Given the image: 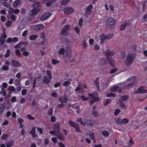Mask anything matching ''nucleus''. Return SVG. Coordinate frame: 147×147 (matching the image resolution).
Listing matches in <instances>:
<instances>
[{"label":"nucleus","instance_id":"obj_18","mask_svg":"<svg viewBox=\"0 0 147 147\" xmlns=\"http://www.w3.org/2000/svg\"><path fill=\"white\" fill-rule=\"evenodd\" d=\"M11 64L13 66L16 67H19L20 66V63L16 60H13L11 62Z\"/></svg>","mask_w":147,"mask_h":147},{"label":"nucleus","instance_id":"obj_28","mask_svg":"<svg viewBox=\"0 0 147 147\" xmlns=\"http://www.w3.org/2000/svg\"><path fill=\"white\" fill-rule=\"evenodd\" d=\"M129 98V96L127 95L122 96L120 98L119 100H121L123 102L124 101H126Z\"/></svg>","mask_w":147,"mask_h":147},{"label":"nucleus","instance_id":"obj_9","mask_svg":"<svg viewBox=\"0 0 147 147\" xmlns=\"http://www.w3.org/2000/svg\"><path fill=\"white\" fill-rule=\"evenodd\" d=\"M27 24V21L24 20H23L18 26V29L20 30L23 29L26 26Z\"/></svg>","mask_w":147,"mask_h":147},{"label":"nucleus","instance_id":"obj_1","mask_svg":"<svg viewBox=\"0 0 147 147\" xmlns=\"http://www.w3.org/2000/svg\"><path fill=\"white\" fill-rule=\"evenodd\" d=\"M34 8L30 12L29 14L31 16L36 15L40 10V5L39 3L36 2L33 4Z\"/></svg>","mask_w":147,"mask_h":147},{"label":"nucleus","instance_id":"obj_60","mask_svg":"<svg viewBox=\"0 0 147 147\" xmlns=\"http://www.w3.org/2000/svg\"><path fill=\"white\" fill-rule=\"evenodd\" d=\"M29 54V52L25 51H24L23 52V56L25 57H27L28 56Z\"/></svg>","mask_w":147,"mask_h":147},{"label":"nucleus","instance_id":"obj_29","mask_svg":"<svg viewBox=\"0 0 147 147\" xmlns=\"http://www.w3.org/2000/svg\"><path fill=\"white\" fill-rule=\"evenodd\" d=\"M119 88V86L117 85H116L112 87L111 88V90L112 92H116L117 90Z\"/></svg>","mask_w":147,"mask_h":147},{"label":"nucleus","instance_id":"obj_46","mask_svg":"<svg viewBox=\"0 0 147 147\" xmlns=\"http://www.w3.org/2000/svg\"><path fill=\"white\" fill-rule=\"evenodd\" d=\"M8 89L9 90L10 92H14L15 90V88L14 87V86H9L8 88Z\"/></svg>","mask_w":147,"mask_h":147},{"label":"nucleus","instance_id":"obj_30","mask_svg":"<svg viewBox=\"0 0 147 147\" xmlns=\"http://www.w3.org/2000/svg\"><path fill=\"white\" fill-rule=\"evenodd\" d=\"M129 24V23L128 22H127L123 24H122L121 26L120 29L121 30H124L125 27L126 26H128Z\"/></svg>","mask_w":147,"mask_h":147},{"label":"nucleus","instance_id":"obj_50","mask_svg":"<svg viewBox=\"0 0 147 147\" xmlns=\"http://www.w3.org/2000/svg\"><path fill=\"white\" fill-rule=\"evenodd\" d=\"M37 130L39 131V133L41 134H42L43 133V129L41 127H37Z\"/></svg>","mask_w":147,"mask_h":147},{"label":"nucleus","instance_id":"obj_40","mask_svg":"<svg viewBox=\"0 0 147 147\" xmlns=\"http://www.w3.org/2000/svg\"><path fill=\"white\" fill-rule=\"evenodd\" d=\"M77 121L78 122L80 123L83 126H85L84 125V123L83 122V121L82 119V118H79L78 119H77Z\"/></svg>","mask_w":147,"mask_h":147},{"label":"nucleus","instance_id":"obj_11","mask_svg":"<svg viewBox=\"0 0 147 147\" xmlns=\"http://www.w3.org/2000/svg\"><path fill=\"white\" fill-rule=\"evenodd\" d=\"M60 126L59 123H55L53 126V131H54L57 133L59 132L60 130Z\"/></svg>","mask_w":147,"mask_h":147},{"label":"nucleus","instance_id":"obj_63","mask_svg":"<svg viewBox=\"0 0 147 147\" xmlns=\"http://www.w3.org/2000/svg\"><path fill=\"white\" fill-rule=\"evenodd\" d=\"M61 85V83L60 82H58L54 85V87L55 88H57L59 87Z\"/></svg>","mask_w":147,"mask_h":147},{"label":"nucleus","instance_id":"obj_14","mask_svg":"<svg viewBox=\"0 0 147 147\" xmlns=\"http://www.w3.org/2000/svg\"><path fill=\"white\" fill-rule=\"evenodd\" d=\"M36 127H33L31 131H29V133L30 134L33 138L36 137V135L35 134Z\"/></svg>","mask_w":147,"mask_h":147},{"label":"nucleus","instance_id":"obj_25","mask_svg":"<svg viewBox=\"0 0 147 147\" xmlns=\"http://www.w3.org/2000/svg\"><path fill=\"white\" fill-rule=\"evenodd\" d=\"M98 95V93L97 92H93L92 93H88V95L89 96L92 97H94L95 96H96Z\"/></svg>","mask_w":147,"mask_h":147},{"label":"nucleus","instance_id":"obj_7","mask_svg":"<svg viewBox=\"0 0 147 147\" xmlns=\"http://www.w3.org/2000/svg\"><path fill=\"white\" fill-rule=\"evenodd\" d=\"M104 55L107 57V59L109 58V57L113 56L115 54L114 52L107 50L104 52Z\"/></svg>","mask_w":147,"mask_h":147},{"label":"nucleus","instance_id":"obj_5","mask_svg":"<svg viewBox=\"0 0 147 147\" xmlns=\"http://www.w3.org/2000/svg\"><path fill=\"white\" fill-rule=\"evenodd\" d=\"M115 24V20L114 19L112 18H109L107 22V26L109 28L113 27Z\"/></svg>","mask_w":147,"mask_h":147},{"label":"nucleus","instance_id":"obj_22","mask_svg":"<svg viewBox=\"0 0 147 147\" xmlns=\"http://www.w3.org/2000/svg\"><path fill=\"white\" fill-rule=\"evenodd\" d=\"M5 109V105L3 103L0 104V115L3 112Z\"/></svg>","mask_w":147,"mask_h":147},{"label":"nucleus","instance_id":"obj_17","mask_svg":"<svg viewBox=\"0 0 147 147\" xmlns=\"http://www.w3.org/2000/svg\"><path fill=\"white\" fill-rule=\"evenodd\" d=\"M55 136L59 139L61 140H64V136L62 134L59 132L56 134Z\"/></svg>","mask_w":147,"mask_h":147},{"label":"nucleus","instance_id":"obj_43","mask_svg":"<svg viewBox=\"0 0 147 147\" xmlns=\"http://www.w3.org/2000/svg\"><path fill=\"white\" fill-rule=\"evenodd\" d=\"M122 124H125L129 122V121L128 119L127 118H124L122 119Z\"/></svg>","mask_w":147,"mask_h":147},{"label":"nucleus","instance_id":"obj_39","mask_svg":"<svg viewBox=\"0 0 147 147\" xmlns=\"http://www.w3.org/2000/svg\"><path fill=\"white\" fill-rule=\"evenodd\" d=\"M9 137L8 134H3L1 136V138L3 140H5L7 139Z\"/></svg>","mask_w":147,"mask_h":147},{"label":"nucleus","instance_id":"obj_57","mask_svg":"<svg viewBox=\"0 0 147 147\" xmlns=\"http://www.w3.org/2000/svg\"><path fill=\"white\" fill-rule=\"evenodd\" d=\"M27 93V90L25 89H23L22 91V95H25Z\"/></svg>","mask_w":147,"mask_h":147},{"label":"nucleus","instance_id":"obj_45","mask_svg":"<svg viewBox=\"0 0 147 147\" xmlns=\"http://www.w3.org/2000/svg\"><path fill=\"white\" fill-rule=\"evenodd\" d=\"M71 83L69 81H66L63 83V85L64 86H67L70 84Z\"/></svg>","mask_w":147,"mask_h":147},{"label":"nucleus","instance_id":"obj_23","mask_svg":"<svg viewBox=\"0 0 147 147\" xmlns=\"http://www.w3.org/2000/svg\"><path fill=\"white\" fill-rule=\"evenodd\" d=\"M107 59L111 65L113 66L115 65V61L113 58L110 57Z\"/></svg>","mask_w":147,"mask_h":147},{"label":"nucleus","instance_id":"obj_27","mask_svg":"<svg viewBox=\"0 0 147 147\" xmlns=\"http://www.w3.org/2000/svg\"><path fill=\"white\" fill-rule=\"evenodd\" d=\"M92 8V5H89V6L87 7L86 10V12L88 14H89L91 12V10Z\"/></svg>","mask_w":147,"mask_h":147},{"label":"nucleus","instance_id":"obj_47","mask_svg":"<svg viewBox=\"0 0 147 147\" xmlns=\"http://www.w3.org/2000/svg\"><path fill=\"white\" fill-rule=\"evenodd\" d=\"M21 44H24V42H20L18 44L15 46L14 47L16 49L19 48L21 47Z\"/></svg>","mask_w":147,"mask_h":147},{"label":"nucleus","instance_id":"obj_8","mask_svg":"<svg viewBox=\"0 0 147 147\" xmlns=\"http://www.w3.org/2000/svg\"><path fill=\"white\" fill-rule=\"evenodd\" d=\"M31 28L34 30H37L43 29L44 28V25L41 24L33 25L32 26Z\"/></svg>","mask_w":147,"mask_h":147},{"label":"nucleus","instance_id":"obj_34","mask_svg":"<svg viewBox=\"0 0 147 147\" xmlns=\"http://www.w3.org/2000/svg\"><path fill=\"white\" fill-rule=\"evenodd\" d=\"M37 37V36L36 35H32L29 37V39L31 40H35Z\"/></svg>","mask_w":147,"mask_h":147},{"label":"nucleus","instance_id":"obj_54","mask_svg":"<svg viewBox=\"0 0 147 147\" xmlns=\"http://www.w3.org/2000/svg\"><path fill=\"white\" fill-rule=\"evenodd\" d=\"M121 112V111L119 109H117L115 110L114 112V115H117L119 113Z\"/></svg>","mask_w":147,"mask_h":147},{"label":"nucleus","instance_id":"obj_61","mask_svg":"<svg viewBox=\"0 0 147 147\" xmlns=\"http://www.w3.org/2000/svg\"><path fill=\"white\" fill-rule=\"evenodd\" d=\"M3 5L5 6V7H6L7 8H9L10 7V5H9L7 3L4 2V3H2Z\"/></svg>","mask_w":147,"mask_h":147},{"label":"nucleus","instance_id":"obj_35","mask_svg":"<svg viewBox=\"0 0 147 147\" xmlns=\"http://www.w3.org/2000/svg\"><path fill=\"white\" fill-rule=\"evenodd\" d=\"M1 92H0V94H3V96H5L7 94V92L5 89L1 88Z\"/></svg>","mask_w":147,"mask_h":147},{"label":"nucleus","instance_id":"obj_12","mask_svg":"<svg viewBox=\"0 0 147 147\" xmlns=\"http://www.w3.org/2000/svg\"><path fill=\"white\" fill-rule=\"evenodd\" d=\"M64 11L66 14H70L74 12V10L72 8L68 7L65 8Z\"/></svg>","mask_w":147,"mask_h":147},{"label":"nucleus","instance_id":"obj_33","mask_svg":"<svg viewBox=\"0 0 147 147\" xmlns=\"http://www.w3.org/2000/svg\"><path fill=\"white\" fill-rule=\"evenodd\" d=\"M102 135L105 137H108L109 135V132L106 130L102 131Z\"/></svg>","mask_w":147,"mask_h":147},{"label":"nucleus","instance_id":"obj_51","mask_svg":"<svg viewBox=\"0 0 147 147\" xmlns=\"http://www.w3.org/2000/svg\"><path fill=\"white\" fill-rule=\"evenodd\" d=\"M59 62V61L55 59H53L52 60V63L54 65H55L58 63Z\"/></svg>","mask_w":147,"mask_h":147},{"label":"nucleus","instance_id":"obj_19","mask_svg":"<svg viewBox=\"0 0 147 147\" xmlns=\"http://www.w3.org/2000/svg\"><path fill=\"white\" fill-rule=\"evenodd\" d=\"M69 26H66L63 27L61 32V34L62 35H65L66 33V31L68 28Z\"/></svg>","mask_w":147,"mask_h":147},{"label":"nucleus","instance_id":"obj_41","mask_svg":"<svg viewBox=\"0 0 147 147\" xmlns=\"http://www.w3.org/2000/svg\"><path fill=\"white\" fill-rule=\"evenodd\" d=\"M92 98L93 99V100H94V102H98L100 99V98L98 96H97Z\"/></svg>","mask_w":147,"mask_h":147},{"label":"nucleus","instance_id":"obj_49","mask_svg":"<svg viewBox=\"0 0 147 147\" xmlns=\"http://www.w3.org/2000/svg\"><path fill=\"white\" fill-rule=\"evenodd\" d=\"M82 100L83 101H87L89 99V98L87 97H86L82 95L81 96Z\"/></svg>","mask_w":147,"mask_h":147},{"label":"nucleus","instance_id":"obj_31","mask_svg":"<svg viewBox=\"0 0 147 147\" xmlns=\"http://www.w3.org/2000/svg\"><path fill=\"white\" fill-rule=\"evenodd\" d=\"M14 142V141L13 140H10L5 144L6 147H11L13 145Z\"/></svg>","mask_w":147,"mask_h":147},{"label":"nucleus","instance_id":"obj_21","mask_svg":"<svg viewBox=\"0 0 147 147\" xmlns=\"http://www.w3.org/2000/svg\"><path fill=\"white\" fill-rule=\"evenodd\" d=\"M112 100L113 99L108 98L104 100L103 103L105 105H107L109 104Z\"/></svg>","mask_w":147,"mask_h":147},{"label":"nucleus","instance_id":"obj_2","mask_svg":"<svg viewBox=\"0 0 147 147\" xmlns=\"http://www.w3.org/2000/svg\"><path fill=\"white\" fill-rule=\"evenodd\" d=\"M135 55L129 53L128 54L125 63L127 65L130 64L134 59Z\"/></svg>","mask_w":147,"mask_h":147},{"label":"nucleus","instance_id":"obj_15","mask_svg":"<svg viewBox=\"0 0 147 147\" xmlns=\"http://www.w3.org/2000/svg\"><path fill=\"white\" fill-rule=\"evenodd\" d=\"M136 84V82L134 81L126 85L125 87L127 89H130L131 88H133L135 86Z\"/></svg>","mask_w":147,"mask_h":147},{"label":"nucleus","instance_id":"obj_44","mask_svg":"<svg viewBox=\"0 0 147 147\" xmlns=\"http://www.w3.org/2000/svg\"><path fill=\"white\" fill-rule=\"evenodd\" d=\"M36 78H34V81H33V84L32 87V88L33 90H34V88L36 87Z\"/></svg>","mask_w":147,"mask_h":147},{"label":"nucleus","instance_id":"obj_55","mask_svg":"<svg viewBox=\"0 0 147 147\" xmlns=\"http://www.w3.org/2000/svg\"><path fill=\"white\" fill-rule=\"evenodd\" d=\"M27 117L30 120H34L35 119L30 114L27 115Z\"/></svg>","mask_w":147,"mask_h":147},{"label":"nucleus","instance_id":"obj_52","mask_svg":"<svg viewBox=\"0 0 147 147\" xmlns=\"http://www.w3.org/2000/svg\"><path fill=\"white\" fill-rule=\"evenodd\" d=\"M107 96L108 97H115L116 95L114 93H110L107 94Z\"/></svg>","mask_w":147,"mask_h":147},{"label":"nucleus","instance_id":"obj_16","mask_svg":"<svg viewBox=\"0 0 147 147\" xmlns=\"http://www.w3.org/2000/svg\"><path fill=\"white\" fill-rule=\"evenodd\" d=\"M100 38L101 43H103L105 42L106 39H107V36L104 34H101L100 36Z\"/></svg>","mask_w":147,"mask_h":147},{"label":"nucleus","instance_id":"obj_10","mask_svg":"<svg viewBox=\"0 0 147 147\" xmlns=\"http://www.w3.org/2000/svg\"><path fill=\"white\" fill-rule=\"evenodd\" d=\"M51 15V14L50 13H47L44 14L41 16L40 20L42 21H44L47 20Z\"/></svg>","mask_w":147,"mask_h":147},{"label":"nucleus","instance_id":"obj_13","mask_svg":"<svg viewBox=\"0 0 147 147\" xmlns=\"http://www.w3.org/2000/svg\"><path fill=\"white\" fill-rule=\"evenodd\" d=\"M67 95H65L63 98L61 97H59L58 100L61 103L67 102Z\"/></svg>","mask_w":147,"mask_h":147},{"label":"nucleus","instance_id":"obj_20","mask_svg":"<svg viewBox=\"0 0 147 147\" xmlns=\"http://www.w3.org/2000/svg\"><path fill=\"white\" fill-rule=\"evenodd\" d=\"M22 3V1L18 0L14 1L13 3V6L14 7H16L18 5H20Z\"/></svg>","mask_w":147,"mask_h":147},{"label":"nucleus","instance_id":"obj_62","mask_svg":"<svg viewBox=\"0 0 147 147\" xmlns=\"http://www.w3.org/2000/svg\"><path fill=\"white\" fill-rule=\"evenodd\" d=\"M52 141L54 143H56L57 142V139L56 137L52 138L51 139Z\"/></svg>","mask_w":147,"mask_h":147},{"label":"nucleus","instance_id":"obj_3","mask_svg":"<svg viewBox=\"0 0 147 147\" xmlns=\"http://www.w3.org/2000/svg\"><path fill=\"white\" fill-rule=\"evenodd\" d=\"M144 88V86L140 87L137 90H134V94H136L139 93H147V90H145Z\"/></svg>","mask_w":147,"mask_h":147},{"label":"nucleus","instance_id":"obj_24","mask_svg":"<svg viewBox=\"0 0 147 147\" xmlns=\"http://www.w3.org/2000/svg\"><path fill=\"white\" fill-rule=\"evenodd\" d=\"M107 61L105 59L102 58L98 62V63L100 65H104L106 64Z\"/></svg>","mask_w":147,"mask_h":147},{"label":"nucleus","instance_id":"obj_32","mask_svg":"<svg viewBox=\"0 0 147 147\" xmlns=\"http://www.w3.org/2000/svg\"><path fill=\"white\" fill-rule=\"evenodd\" d=\"M70 125L73 127H75L78 124V123L74 122L72 121H69V122Z\"/></svg>","mask_w":147,"mask_h":147},{"label":"nucleus","instance_id":"obj_58","mask_svg":"<svg viewBox=\"0 0 147 147\" xmlns=\"http://www.w3.org/2000/svg\"><path fill=\"white\" fill-rule=\"evenodd\" d=\"M9 9L8 10L9 13V14H11L13 13L14 10L13 8H11L10 7L9 8H8Z\"/></svg>","mask_w":147,"mask_h":147},{"label":"nucleus","instance_id":"obj_36","mask_svg":"<svg viewBox=\"0 0 147 147\" xmlns=\"http://www.w3.org/2000/svg\"><path fill=\"white\" fill-rule=\"evenodd\" d=\"M79 124L78 123V125H77L74 128L76 129V131L77 132H79V133H81V131L80 128L79 126Z\"/></svg>","mask_w":147,"mask_h":147},{"label":"nucleus","instance_id":"obj_64","mask_svg":"<svg viewBox=\"0 0 147 147\" xmlns=\"http://www.w3.org/2000/svg\"><path fill=\"white\" fill-rule=\"evenodd\" d=\"M89 41L90 45H92L93 44L94 40L92 38H90L89 39Z\"/></svg>","mask_w":147,"mask_h":147},{"label":"nucleus","instance_id":"obj_53","mask_svg":"<svg viewBox=\"0 0 147 147\" xmlns=\"http://www.w3.org/2000/svg\"><path fill=\"white\" fill-rule=\"evenodd\" d=\"M10 54V51L9 49H7L6 53V54L5 55V57H9V56Z\"/></svg>","mask_w":147,"mask_h":147},{"label":"nucleus","instance_id":"obj_59","mask_svg":"<svg viewBox=\"0 0 147 147\" xmlns=\"http://www.w3.org/2000/svg\"><path fill=\"white\" fill-rule=\"evenodd\" d=\"M82 47L84 48H86L88 47V44L85 41H84L82 45Z\"/></svg>","mask_w":147,"mask_h":147},{"label":"nucleus","instance_id":"obj_48","mask_svg":"<svg viewBox=\"0 0 147 147\" xmlns=\"http://www.w3.org/2000/svg\"><path fill=\"white\" fill-rule=\"evenodd\" d=\"M136 79V77L134 76H131L130 78L128 79L127 80V81H134Z\"/></svg>","mask_w":147,"mask_h":147},{"label":"nucleus","instance_id":"obj_4","mask_svg":"<svg viewBox=\"0 0 147 147\" xmlns=\"http://www.w3.org/2000/svg\"><path fill=\"white\" fill-rule=\"evenodd\" d=\"M47 76H44L43 79L44 84H49L50 82V80L52 79V74H47Z\"/></svg>","mask_w":147,"mask_h":147},{"label":"nucleus","instance_id":"obj_56","mask_svg":"<svg viewBox=\"0 0 147 147\" xmlns=\"http://www.w3.org/2000/svg\"><path fill=\"white\" fill-rule=\"evenodd\" d=\"M56 119V117L55 116H52L51 117L50 121L51 122H55Z\"/></svg>","mask_w":147,"mask_h":147},{"label":"nucleus","instance_id":"obj_26","mask_svg":"<svg viewBox=\"0 0 147 147\" xmlns=\"http://www.w3.org/2000/svg\"><path fill=\"white\" fill-rule=\"evenodd\" d=\"M119 101L120 102L119 105L120 107L122 109L126 108L127 107L125 103L121 100H119Z\"/></svg>","mask_w":147,"mask_h":147},{"label":"nucleus","instance_id":"obj_37","mask_svg":"<svg viewBox=\"0 0 147 147\" xmlns=\"http://www.w3.org/2000/svg\"><path fill=\"white\" fill-rule=\"evenodd\" d=\"M115 121H116V123L117 124L121 125L123 123H122V122L121 119L117 118L116 119Z\"/></svg>","mask_w":147,"mask_h":147},{"label":"nucleus","instance_id":"obj_42","mask_svg":"<svg viewBox=\"0 0 147 147\" xmlns=\"http://www.w3.org/2000/svg\"><path fill=\"white\" fill-rule=\"evenodd\" d=\"M65 52V48H61L58 51V53L60 54H63Z\"/></svg>","mask_w":147,"mask_h":147},{"label":"nucleus","instance_id":"obj_6","mask_svg":"<svg viewBox=\"0 0 147 147\" xmlns=\"http://www.w3.org/2000/svg\"><path fill=\"white\" fill-rule=\"evenodd\" d=\"M65 48V52H66V54L67 55V56H66V58H67V57L68 59H69L70 57H71V48L70 47H67Z\"/></svg>","mask_w":147,"mask_h":147},{"label":"nucleus","instance_id":"obj_38","mask_svg":"<svg viewBox=\"0 0 147 147\" xmlns=\"http://www.w3.org/2000/svg\"><path fill=\"white\" fill-rule=\"evenodd\" d=\"M92 114L93 115V117L95 118L98 117L99 115L98 112L94 111H92Z\"/></svg>","mask_w":147,"mask_h":147}]
</instances>
